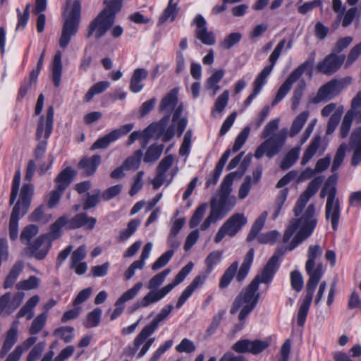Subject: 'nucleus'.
I'll list each match as a JSON object with an SVG mask.
<instances>
[{
	"label": "nucleus",
	"instance_id": "nucleus-31",
	"mask_svg": "<svg viewBox=\"0 0 361 361\" xmlns=\"http://www.w3.org/2000/svg\"><path fill=\"white\" fill-rule=\"evenodd\" d=\"M224 73V71L223 69H220L216 71L209 78H207L204 88L209 92L211 97H214L220 90V86L218 83L223 78Z\"/></svg>",
	"mask_w": 361,
	"mask_h": 361
},
{
	"label": "nucleus",
	"instance_id": "nucleus-23",
	"mask_svg": "<svg viewBox=\"0 0 361 361\" xmlns=\"http://www.w3.org/2000/svg\"><path fill=\"white\" fill-rule=\"evenodd\" d=\"M193 23L196 25L195 35L202 44L206 45H214L216 42V37L212 31H209L207 27V21L204 18L198 14L194 19Z\"/></svg>",
	"mask_w": 361,
	"mask_h": 361
},
{
	"label": "nucleus",
	"instance_id": "nucleus-6",
	"mask_svg": "<svg viewBox=\"0 0 361 361\" xmlns=\"http://www.w3.org/2000/svg\"><path fill=\"white\" fill-rule=\"evenodd\" d=\"M173 309V306L171 304L164 306L151 323L145 326L137 335L133 341V345L132 346H128L124 350V354L130 357H133L146 338H149L157 330L159 324L168 317Z\"/></svg>",
	"mask_w": 361,
	"mask_h": 361
},
{
	"label": "nucleus",
	"instance_id": "nucleus-20",
	"mask_svg": "<svg viewBox=\"0 0 361 361\" xmlns=\"http://www.w3.org/2000/svg\"><path fill=\"white\" fill-rule=\"evenodd\" d=\"M322 181L321 177H317L308 184L306 190L300 195L294 206L293 212L295 216H299L302 214L310 199L318 191Z\"/></svg>",
	"mask_w": 361,
	"mask_h": 361
},
{
	"label": "nucleus",
	"instance_id": "nucleus-38",
	"mask_svg": "<svg viewBox=\"0 0 361 361\" xmlns=\"http://www.w3.org/2000/svg\"><path fill=\"white\" fill-rule=\"evenodd\" d=\"M309 115L310 113L308 111H304L295 117L293 121L289 131L290 137H295L300 133L305 122L307 121Z\"/></svg>",
	"mask_w": 361,
	"mask_h": 361
},
{
	"label": "nucleus",
	"instance_id": "nucleus-63",
	"mask_svg": "<svg viewBox=\"0 0 361 361\" xmlns=\"http://www.w3.org/2000/svg\"><path fill=\"white\" fill-rule=\"evenodd\" d=\"M39 228L37 226L30 224L25 226L21 232L20 240L23 243H28L31 238L38 233Z\"/></svg>",
	"mask_w": 361,
	"mask_h": 361
},
{
	"label": "nucleus",
	"instance_id": "nucleus-51",
	"mask_svg": "<svg viewBox=\"0 0 361 361\" xmlns=\"http://www.w3.org/2000/svg\"><path fill=\"white\" fill-rule=\"evenodd\" d=\"M47 314L43 312L37 315L32 321L31 326L29 329V333L31 335H35L40 332L46 324Z\"/></svg>",
	"mask_w": 361,
	"mask_h": 361
},
{
	"label": "nucleus",
	"instance_id": "nucleus-1",
	"mask_svg": "<svg viewBox=\"0 0 361 361\" xmlns=\"http://www.w3.org/2000/svg\"><path fill=\"white\" fill-rule=\"evenodd\" d=\"M323 250L319 245H312L308 247L307 260L305 262V271L309 276L306 285V295L297 314V323L300 326H304L310 307L312 302L313 295L317 286L322 278L325 269L319 261L322 255Z\"/></svg>",
	"mask_w": 361,
	"mask_h": 361
},
{
	"label": "nucleus",
	"instance_id": "nucleus-27",
	"mask_svg": "<svg viewBox=\"0 0 361 361\" xmlns=\"http://www.w3.org/2000/svg\"><path fill=\"white\" fill-rule=\"evenodd\" d=\"M173 163V157L169 155L159 162L157 167L156 176L152 180L153 188L159 189L165 182L166 173L171 167Z\"/></svg>",
	"mask_w": 361,
	"mask_h": 361
},
{
	"label": "nucleus",
	"instance_id": "nucleus-30",
	"mask_svg": "<svg viewBox=\"0 0 361 361\" xmlns=\"http://www.w3.org/2000/svg\"><path fill=\"white\" fill-rule=\"evenodd\" d=\"M101 163V156L94 154L90 158L84 157L79 162V167L83 170L86 176H92Z\"/></svg>",
	"mask_w": 361,
	"mask_h": 361
},
{
	"label": "nucleus",
	"instance_id": "nucleus-14",
	"mask_svg": "<svg viewBox=\"0 0 361 361\" xmlns=\"http://www.w3.org/2000/svg\"><path fill=\"white\" fill-rule=\"evenodd\" d=\"M314 63V57H310L304 63L297 67L288 77L286 81L281 85L271 105L274 106L279 103L290 90L293 84L296 82L305 70L311 68Z\"/></svg>",
	"mask_w": 361,
	"mask_h": 361
},
{
	"label": "nucleus",
	"instance_id": "nucleus-55",
	"mask_svg": "<svg viewBox=\"0 0 361 361\" xmlns=\"http://www.w3.org/2000/svg\"><path fill=\"white\" fill-rule=\"evenodd\" d=\"M242 39V34L240 32H232L227 35L220 43V47L225 50L230 49L237 44Z\"/></svg>",
	"mask_w": 361,
	"mask_h": 361
},
{
	"label": "nucleus",
	"instance_id": "nucleus-16",
	"mask_svg": "<svg viewBox=\"0 0 361 361\" xmlns=\"http://www.w3.org/2000/svg\"><path fill=\"white\" fill-rule=\"evenodd\" d=\"M244 161L240 164L238 169L234 172H231L226 176L221 183L220 189L219 191V197L221 199V204L228 203L231 204L235 197H230L232 191V184L235 178H240L245 173L247 167L249 164L250 160Z\"/></svg>",
	"mask_w": 361,
	"mask_h": 361
},
{
	"label": "nucleus",
	"instance_id": "nucleus-29",
	"mask_svg": "<svg viewBox=\"0 0 361 361\" xmlns=\"http://www.w3.org/2000/svg\"><path fill=\"white\" fill-rule=\"evenodd\" d=\"M148 76V71L145 68H137L133 71L130 81L129 89L133 93L140 92L144 87L142 80Z\"/></svg>",
	"mask_w": 361,
	"mask_h": 361
},
{
	"label": "nucleus",
	"instance_id": "nucleus-22",
	"mask_svg": "<svg viewBox=\"0 0 361 361\" xmlns=\"http://www.w3.org/2000/svg\"><path fill=\"white\" fill-rule=\"evenodd\" d=\"M345 58V56L344 55L339 56L331 53L318 63L317 69L319 72L324 75H331L341 68Z\"/></svg>",
	"mask_w": 361,
	"mask_h": 361
},
{
	"label": "nucleus",
	"instance_id": "nucleus-12",
	"mask_svg": "<svg viewBox=\"0 0 361 361\" xmlns=\"http://www.w3.org/2000/svg\"><path fill=\"white\" fill-rule=\"evenodd\" d=\"M265 139L255 152V157L258 159L262 158L264 154L268 158H272L278 154L286 142V132L281 130Z\"/></svg>",
	"mask_w": 361,
	"mask_h": 361
},
{
	"label": "nucleus",
	"instance_id": "nucleus-61",
	"mask_svg": "<svg viewBox=\"0 0 361 361\" xmlns=\"http://www.w3.org/2000/svg\"><path fill=\"white\" fill-rule=\"evenodd\" d=\"M29 207L30 205L27 203L18 200L12 210L10 219L19 220L20 216H23L27 214Z\"/></svg>",
	"mask_w": 361,
	"mask_h": 361
},
{
	"label": "nucleus",
	"instance_id": "nucleus-44",
	"mask_svg": "<svg viewBox=\"0 0 361 361\" xmlns=\"http://www.w3.org/2000/svg\"><path fill=\"white\" fill-rule=\"evenodd\" d=\"M300 152V147H295L291 149L285 156L281 161V168L287 170L290 168L298 159Z\"/></svg>",
	"mask_w": 361,
	"mask_h": 361
},
{
	"label": "nucleus",
	"instance_id": "nucleus-57",
	"mask_svg": "<svg viewBox=\"0 0 361 361\" xmlns=\"http://www.w3.org/2000/svg\"><path fill=\"white\" fill-rule=\"evenodd\" d=\"M347 149V145L345 143L341 144L334 156L333 164L331 166V171L333 173L336 172L339 167L341 166V164L343 163V161L345 156V151Z\"/></svg>",
	"mask_w": 361,
	"mask_h": 361
},
{
	"label": "nucleus",
	"instance_id": "nucleus-50",
	"mask_svg": "<svg viewBox=\"0 0 361 361\" xmlns=\"http://www.w3.org/2000/svg\"><path fill=\"white\" fill-rule=\"evenodd\" d=\"M102 311L99 307H97L87 315L86 320L84 322V326L86 328H94L99 325Z\"/></svg>",
	"mask_w": 361,
	"mask_h": 361
},
{
	"label": "nucleus",
	"instance_id": "nucleus-9",
	"mask_svg": "<svg viewBox=\"0 0 361 361\" xmlns=\"http://www.w3.org/2000/svg\"><path fill=\"white\" fill-rule=\"evenodd\" d=\"M286 39H282L275 47L269 58L270 64L265 66L261 73L257 75L253 83V91L244 102V105L248 106L256 96L261 92L262 87L266 83L267 77L271 73L278 59L279 58L283 49L286 44Z\"/></svg>",
	"mask_w": 361,
	"mask_h": 361
},
{
	"label": "nucleus",
	"instance_id": "nucleus-53",
	"mask_svg": "<svg viewBox=\"0 0 361 361\" xmlns=\"http://www.w3.org/2000/svg\"><path fill=\"white\" fill-rule=\"evenodd\" d=\"M142 157V149H138L134 152V154L128 157L123 163V167L126 170L136 169L138 168L141 158Z\"/></svg>",
	"mask_w": 361,
	"mask_h": 361
},
{
	"label": "nucleus",
	"instance_id": "nucleus-13",
	"mask_svg": "<svg viewBox=\"0 0 361 361\" xmlns=\"http://www.w3.org/2000/svg\"><path fill=\"white\" fill-rule=\"evenodd\" d=\"M351 82L352 78L350 77H346L341 80L332 79L319 87L317 95L312 99L311 102L314 104H318L331 99L339 94Z\"/></svg>",
	"mask_w": 361,
	"mask_h": 361
},
{
	"label": "nucleus",
	"instance_id": "nucleus-60",
	"mask_svg": "<svg viewBox=\"0 0 361 361\" xmlns=\"http://www.w3.org/2000/svg\"><path fill=\"white\" fill-rule=\"evenodd\" d=\"M174 254L173 250H169L162 254L152 265L153 271H157L161 268L165 267L170 261Z\"/></svg>",
	"mask_w": 361,
	"mask_h": 361
},
{
	"label": "nucleus",
	"instance_id": "nucleus-41",
	"mask_svg": "<svg viewBox=\"0 0 361 361\" xmlns=\"http://www.w3.org/2000/svg\"><path fill=\"white\" fill-rule=\"evenodd\" d=\"M23 269V263L21 261H18L14 264L4 281V288L6 289L13 286Z\"/></svg>",
	"mask_w": 361,
	"mask_h": 361
},
{
	"label": "nucleus",
	"instance_id": "nucleus-26",
	"mask_svg": "<svg viewBox=\"0 0 361 361\" xmlns=\"http://www.w3.org/2000/svg\"><path fill=\"white\" fill-rule=\"evenodd\" d=\"M278 268L279 264H277V257L272 256L261 273L257 274L252 281H255L257 285H259L261 283L267 284L269 283L272 281Z\"/></svg>",
	"mask_w": 361,
	"mask_h": 361
},
{
	"label": "nucleus",
	"instance_id": "nucleus-62",
	"mask_svg": "<svg viewBox=\"0 0 361 361\" xmlns=\"http://www.w3.org/2000/svg\"><path fill=\"white\" fill-rule=\"evenodd\" d=\"M290 278L292 288L296 292L301 291L304 286L302 274L298 270H294L290 273Z\"/></svg>",
	"mask_w": 361,
	"mask_h": 361
},
{
	"label": "nucleus",
	"instance_id": "nucleus-35",
	"mask_svg": "<svg viewBox=\"0 0 361 361\" xmlns=\"http://www.w3.org/2000/svg\"><path fill=\"white\" fill-rule=\"evenodd\" d=\"M254 249L251 248L246 254L244 260L236 275L238 282H242L247 276L254 258Z\"/></svg>",
	"mask_w": 361,
	"mask_h": 361
},
{
	"label": "nucleus",
	"instance_id": "nucleus-36",
	"mask_svg": "<svg viewBox=\"0 0 361 361\" xmlns=\"http://www.w3.org/2000/svg\"><path fill=\"white\" fill-rule=\"evenodd\" d=\"M322 142V138L319 135H316L313 137L312 140L310 144L305 151L302 159H301V164L305 165L307 164L311 159L314 157V155L316 154L317 151L318 150Z\"/></svg>",
	"mask_w": 361,
	"mask_h": 361
},
{
	"label": "nucleus",
	"instance_id": "nucleus-64",
	"mask_svg": "<svg viewBox=\"0 0 361 361\" xmlns=\"http://www.w3.org/2000/svg\"><path fill=\"white\" fill-rule=\"evenodd\" d=\"M349 110L355 114L357 123H361V91L353 98Z\"/></svg>",
	"mask_w": 361,
	"mask_h": 361
},
{
	"label": "nucleus",
	"instance_id": "nucleus-52",
	"mask_svg": "<svg viewBox=\"0 0 361 361\" xmlns=\"http://www.w3.org/2000/svg\"><path fill=\"white\" fill-rule=\"evenodd\" d=\"M140 224V221L138 219L130 220L127 226V228L120 233L118 237V240L124 242L128 240L137 230Z\"/></svg>",
	"mask_w": 361,
	"mask_h": 361
},
{
	"label": "nucleus",
	"instance_id": "nucleus-5",
	"mask_svg": "<svg viewBox=\"0 0 361 361\" xmlns=\"http://www.w3.org/2000/svg\"><path fill=\"white\" fill-rule=\"evenodd\" d=\"M193 268V263L190 262L176 276L172 283L167 284L159 290H150L142 300H137L132 307L133 310L140 307H147L152 304L159 302L170 293L176 286L183 281Z\"/></svg>",
	"mask_w": 361,
	"mask_h": 361
},
{
	"label": "nucleus",
	"instance_id": "nucleus-18",
	"mask_svg": "<svg viewBox=\"0 0 361 361\" xmlns=\"http://www.w3.org/2000/svg\"><path fill=\"white\" fill-rule=\"evenodd\" d=\"M51 247V241L48 235H41L33 243H29L25 252L29 257L37 260L44 259Z\"/></svg>",
	"mask_w": 361,
	"mask_h": 361
},
{
	"label": "nucleus",
	"instance_id": "nucleus-49",
	"mask_svg": "<svg viewBox=\"0 0 361 361\" xmlns=\"http://www.w3.org/2000/svg\"><path fill=\"white\" fill-rule=\"evenodd\" d=\"M222 252L219 250H214L208 255L204 260L207 274H209L214 269V267L220 262Z\"/></svg>",
	"mask_w": 361,
	"mask_h": 361
},
{
	"label": "nucleus",
	"instance_id": "nucleus-54",
	"mask_svg": "<svg viewBox=\"0 0 361 361\" xmlns=\"http://www.w3.org/2000/svg\"><path fill=\"white\" fill-rule=\"evenodd\" d=\"M74 328L72 326H61L57 328L54 335L62 339L65 343H70L74 338Z\"/></svg>",
	"mask_w": 361,
	"mask_h": 361
},
{
	"label": "nucleus",
	"instance_id": "nucleus-37",
	"mask_svg": "<svg viewBox=\"0 0 361 361\" xmlns=\"http://www.w3.org/2000/svg\"><path fill=\"white\" fill-rule=\"evenodd\" d=\"M61 53L60 51H57L54 56L53 63H52V80L54 84V86L58 87L61 84V78L62 74V63H61Z\"/></svg>",
	"mask_w": 361,
	"mask_h": 361
},
{
	"label": "nucleus",
	"instance_id": "nucleus-3",
	"mask_svg": "<svg viewBox=\"0 0 361 361\" xmlns=\"http://www.w3.org/2000/svg\"><path fill=\"white\" fill-rule=\"evenodd\" d=\"M258 290L259 285L255 281H252L247 286L240 291L232 304L230 310L231 314H235L240 309L238 319L241 324L237 326L238 330L243 328L245 319L255 309L259 301L260 294Z\"/></svg>",
	"mask_w": 361,
	"mask_h": 361
},
{
	"label": "nucleus",
	"instance_id": "nucleus-21",
	"mask_svg": "<svg viewBox=\"0 0 361 361\" xmlns=\"http://www.w3.org/2000/svg\"><path fill=\"white\" fill-rule=\"evenodd\" d=\"M235 198L231 204L224 203L221 204V199L219 197L218 201L216 198H213L211 202V212L209 215L206 218L202 224L200 228L202 231L207 229L212 223L215 222L218 219L221 218V214L222 212H226L234 206Z\"/></svg>",
	"mask_w": 361,
	"mask_h": 361
},
{
	"label": "nucleus",
	"instance_id": "nucleus-56",
	"mask_svg": "<svg viewBox=\"0 0 361 361\" xmlns=\"http://www.w3.org/2000/svg\"><path fill=\"white\" fill-rule=\"evenodd\" d=\"M173 1L169 0L167 7L159 19L160 21L164 22L169 19L171 21H173L175 19L178 12V8L177 7V4L173 3Z\"/></svg>",
	"mask_w": 361,
	"mask_h": 361
},
{
	"label": "nucleus",
	"instance_id": "nucleus-2",
	"mask_svg": "<svg viewBox=\"0 0 361 361\" xmlns=\"http://www.w3.org/2000/svg\"><path fill=\"white\" fill-rule=\"evenodd\" d=\"M317 224L316 208L314 204H310L305 210L300 218L293 219L288 228L286 229L283 242L286 243L291 238L295 231L300 227V230L293 237L290 244L286 247H278L272 256L277 257V264H279V257L283 256L286 250H293L300 243L310 237Z\"/></svg>",
	"mask_w": 361,
	"mask_h": 361
},
{
	"label": "nucleus",
	"instance_id": "nucleus-42",
	"mask_svg": "<svg viewBox=\"0 0 361 361\" xmlns=\"http://www.w3.org/2000/svg\"><path fill=\"white\" fill-rule=\"evenodd\" d=\"M238 268V262L237 261L233 262L229 267L225 271L224 274L221 276L219 282V288H224L227 287L234 276L237 273V270Z\"/></svg>",
	"mask_w": 361,
	"mask_h": 361
},
{
	"label": "nucleus",
	"instance_id": "nucleus-10",
	"mask_svg": "<svg viewBox=\"0 0 361 361\" xmlns=\"http://www.w3.org/2000/svg\"><path fill=\"white\" fill-rule=\"evenodd\" d=\"M286 39H282L275 47L269 58L270 64L265 66L261 73L257 75L253 83V91L244 102V105L248 106L256 96L261 92L262 87L266 83L267 77L271 73L278 59L279 58L283 49L286 44Z\"/></svg>",
	"mask_w": 361,
	"mask_h": 361
},
{
	"label": "nucleus",
	"instance_id": "nucleus-24",
	"mask_svg": "<svg viewBox=\"0 0 361 361\" xmlns=\"http://www.w3.org/2000/svg\"><path fill=\"white\" fill-rule=\"evenodd\" d=\"M341 216V204L338 197H334L331 195L329 199H326L325 205V219L329 221L334 231H336L338 227Z\"/></svg>",
	"mask_w": 361,
	"mask_h": 361
},
{
	"label": "nucleus",
	"instance_id": "nucleus-15",
	"mask_svg": "<svg viewBox=\"0 0 361 361\" xmlns=\"http://www.w3.org/2000/svg\"><path fill=\"white\" fill-rule=\"evenodd\" d=\"M247 219L243 214H234L230 216L219 229L215 238L216 243H220L226 235L235 236L247 224Z\"/></svg>",
	"mask_w": 361,
	"mask_h": 361
},
{
	"label": "nucleus",
	"instance_id": "nucleus-11",
	"mask_svg": "<svg viewBox=\"0 0 361 361\" xmlns=\"http://www.w3.org/2000/svg\"><path fill=\"white\" fill-rule=\"evenodd\" d=\"M54 123V107L50 106L46 114V117L42 115L37 128L36 137L39 142L35 148L36 158H41L45 152L47 139L50 137Z\"/></svg>",
	"mask_w": 361,
	"mask_h": 361
},
{
	"label": "nucleus",
	"instance_id": "nucleus-8",
	"mask_svg": "<svg viewBox=\"0 0 361 361\" xmlns=\"http://www.w3.org/2000/svg\"><path fill=\"white\" fill-rule=\"evenodd\" d=\"M286 39H282L275 47L269 58L270 64L265 66L261 73L257 75L253 83V91L244 102V105L248 106L256 96L261 92L262 87L266 83L267 77L271 73L278 59L279 58L283 49L286 44Z\"/></svg>",
	"mask_w": 361,
	"mask_h": 361
},
{
	"label": "nucleus",
	"instance_id": "nucleus-25",
	"mask_svg": "<svg viewBox=\"0 0 361 361\" xmlns=\"http://www.w3.org/2000/svg\"><path fill=\"white\" fill-rule=\"evenodd\" d=\"M143 286L142 282H137L131 288L124 292L121 297L116 300V308L111 315V319L114 320L123 312L125 303L128 300L133 299L140 290Z\"/></svg>",
	"mask_w": 361,
	"mask_h": 361
},
{
	"label": "nucleus",
	"instance_id": "nucleus-17",
	"mask_svg": "<svg viewBox=\"0 0 361 361\" xmlns=\"http://www.w3.org/2000/svg\"><path fill=\"white\" fill-rule=\"evenodd\" d=\"M105 12H100L90 23L87 29L86 37H94L96 39L102 37L113 25L112 17L104 16Z\"/></svg>",
	"mask_w": 361,
	"mask_h": 361
},
{
	"label": "nucleus",
	"instance_id": "nucleus-39",
	"mask_svg": "<svg viewBox=\"0 0 361 361\" xmlns=\"http://www.w3.org/2000/svg\"><path fill=\"white\" fill-rule=\"evenodd\" d=\"M164 149V145L153 144L146 150L143 161L145 163H153L159 159Z\"/></svg>",
	"mask_w": 361,
	"mask_h": 361
},
{
	"label": "nucleus",
	"instance_id": "nucleus-33",
	"mask_svg": "<svg viewBox=\"0 0 361 361\" xmlns=\"http://www.w3.org/2000/svg\"><path fill=\"white\" fill-rule=\"evenodd\" d=\"M18 322L16 320L13 322V326L7 331L6 337L3 343L1 353L5 355L14 345L18 339Z\"/></svg>",
	"mask_w": 361,
	"mask_h": 361
},
{
	"label": "nucleus",
	"instance_id": "nucleus-46",
	"mask_svg": "<svg viewBox=\"0 0 361 361\" xmlns=\"http://www.w3.org/2000/svg\"><path fill=\"white\" fill-rule=\"evenodd\" d=\"M101 195V191L98 189L94 190L92 193L87 192L86 198L83 201L82 209L86 211L97 206L100 202Z\"/></svg>",
	"mask_w": 361,
	"mask_h": 361
},
{
	"label": "nucleus",
	"instance_id": "nucleus-43",
	"mask_svg": "<svg viewBox=\"0 0 361 361\" xmlns=\"http://www.w3.org/2000/svg\"><path fill=\"white\" fill-rule=\"evenodd\" d=\"M63 226L68 228V216L66 215L60 216L50 227V233L47 234L49 238L56 239L61 235V229Z\"/></svg>",
	"mask_w": 361,
	"mask_h": 361
},
{
	"label": "nucleus",
	"instance_id": "nucleus-40",
	"mask_svg": "<svg viewBox=\"0 0 361 361\" xmlns=\"http://www.w3.org/2000/svg\"><path fill=\"white\" fill-rule=\"evenodd\" d=\"M268 216V212L264 211L254 222L250 229V231L247 237V241L251 242L255 239L259 232L262 229L266 219Z\"/></svg>",
	"mask_w": 361,
	"mask_h": 361
},
{
	"label": "nucleus",
	"instance_id": "nucleus-34",
	"mask_svg": "<svg viewBox=\"0 0 361 361\" xmlns=\"http://www.w3.org/2000/svg\"><path fill=\"white\" fill-rule=\"evenodd\" d=\"M74 176L75 172L71 167L63 169L55 178L58 189L61 191H64L71 184Z\"/></svg>",
	"mask_w": 361,
	"mask_h": 361
},
{
	"label": "nucleus",
	"instance_id": "nucleus-59",
	"mask_svg": "<svg viewBox=\"0 0 361 361\" xmlns=\"http://www.w3.org/2000/svg\"><path fill=\"white\" fill-rule=\"evenodd\" d=\"M39 284V279L35 276H30L27 280L20 281L16 284L18 290H29L37 288Z\"/></svg>",
	"mask_w": 361,
	"mask_h": 361
},
{
	"label": "nucleus",
	"instance_id": "nucleus-45",
	"mask_svg": "<svg viewBox=\"0 0 361 361\" xmlns=\"http://www.w3.org/2000/svg\"><path fill=\"white\" fill-rule=\"evenodd\" d=\"M104 4L106 7L101 12H105L104 16L106 18L112 17V20L114 23L115 14L121 10L122 0H105Z\"/></svg>",
	"mask_w": 361,
	"mask_h": 361
},
{
	"label": "nucleus",
	"instance_id": "nucleus-7",
	"mask_svg": "<svg viewBox=\"0 0 361 361\" xmlns=\"http://www.w3.org/2000/svg\"><path fill=\"white\" fill-rule=\"evenodd\" d=\"M178 90L173 88L164 95L160 102L159 110L166 114L157 124L161 128H164L168 124L172 112V121L173 123L180 117L183 113V103L178 102Z\"/></svg>",
	"mask_w": 361,
	"mask_h": 361
},
{
	"label": "nucleus",
	"instance_id": "nucleus-32",
	"mask_svg": "<svg viewBox=\"0 0 361 361\" xmlns=\"http://www.w3.org/2000/svg\"><path fill=\"white\" fill-rule=\"evenodd\" d=\"M39 302V297L37 295L30 298L16 314V319L26 317L27 320L31 319L34 316V308Z\"/></svg>",
	"mask_w": 361,
	"mask_h": 361
},
{
	"label": "nucleus",
	"instance_id": "nucleus-58",
	"mask_svg": "<svg viewBox=\"0 0 361 361\" xmlns=\"http://www.w3.org/2000/svg\"><path fill=\"white\" fill-rule=\"evenodd\" d=\"M305 87L306 83L304 80H300L298 83L296 87L293 91V94L292 97L293 109H296L298 107Z\"/></svg>",
	"mask_w": 361,
	"mask_h": 361
},
{
	"label": "nucleus",
	"instance_id": "nucleus-28",
	"mask_svg": "<svg viewBox=\"0 0 361 361\" xmlns=\"http://www.w3.org/2000/svg\"><path fill=\"white\" fill-rule=\"evenodd\" d=\"M97 219L92 216H88L85 212H81L72 219H68V228L76 229L81 227H85L86 229L92 230L96 224Z\"/></svg>",
	"mask_w": 361,
	"mask_h": 361
},
{
	"label": "nucleus",
	"instance_id": "nucleus-19",
	"mask_svg": "<svg viewBox=\"0 0 361 361\" xmlns=\"http://www.w3.org/2000/svg\"><path fill=\"white\" fill-rule=\"evenodd\" d=\"M133 128V124L128 123L113 130L106 135L97 139L90 147V150L106 149L111 143L127 135Z\"/></svg>",
	"mask_w": 361,
	"mask_h": 361
},
{
	"label": "nucleus",
	"instance_id": "nucleus-48",
	"mask_svg": "<svg viewBox=\"0 0 361 361\" xmlns=\"http://www.w3.org/2000/svg\"><path fill=\"white\" fill-rule=\"evenodd\" d=\"M354 118H355V114L352 111H347L340 128V134L342 138H345L348 135Z\"/></svg>",
	"mask_w": 361,
	"mask_h": 361
},
{
	"label": "nucleus",
	"instance_id": "nucleus-4",
	"mask_svg": "<svg viewBox=\"0 0 361 361\" xmlns=\"http://www.w3.org/2000/svg\"><path fill=\"white\" fill-rule=\"evenodd\" d=\"M81 4L78 0H67L64 8L65 22L59 40L60 47L65 49L77 32L80 24Z\"/></svg>",
	"mask_w": 361,
	"mask_h": 361
},
{
	"label": "nucleus",
	"instance_id": "nucleus-47",
	"mask_svg": "<svg viewBox=\"0 0 361 361\" xmlns=\"http://www.w3.org/2000/svg\"><path fill=\"white\" fill-rule=\"evenodd\" d=\"M170 272L171 269H166L157 274L149 281L147 288L149 290H158L157 288L164 283Z\"/></svg>",
	"mask_w": 361,
	"mask_h": 361
}]
</instances>
